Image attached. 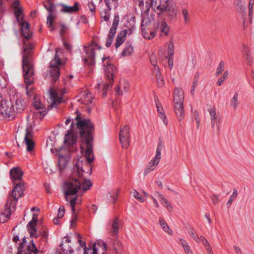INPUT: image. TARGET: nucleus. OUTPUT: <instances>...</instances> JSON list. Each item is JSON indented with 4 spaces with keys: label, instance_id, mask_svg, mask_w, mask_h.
I'll use <instances>...</instances> for the list:
<instances>
[{
    "label": "nucleus",
    "instance_id": "nucleus-1",
    "mask_svg": "<svg viewBox=\"0 0 254 254\" xmlns=\"http://www.w3.org/2000/svg\"><path fill=\"white\" fill-rule=\"evenodd\" d=\"M75 113L76 116L74 121L71 123L70 129L68 130L64 135V143L67 147L73 149L76 142L77 135L79 134L85 140V146L82 145L81 150L84 151L85 149L86 159L88 163H91L94 160L92 142L94 126L90 120L81 118L78 111H76Z\"/></svg>",
    "mask_w": 254,
    "mask_h": 254
},
{
    "label": "nucleus",
    "instance_id": "nucleus-2",
    "mask_svg": "<svg viewBox=\"0 0 254 254\" xmlns=\"http://www.w3.org/2000/svg\"><path fill=\"white\" fill-rule=\"evenodd\" d=\"M82 164V161L79 159L77 161L72 168L69 180L65 182L64 186L66 200L69 202L73 213L75 211V204L81 202V200L77 198V192H85L92 186L90 181L86 179L84 176V171L81 167Z\"/></svg>",
    "mask_w": 254,
    "mask_h": 254
},
{
    "label": "nucleus",
    "instance_id": "nucleus-3",
    "mask_svg": "<svg viewBox=\"0 0 254 254\" xmlns=\"http://www.w3.org/2000/svg\"><path fill=\"white\" fill-rule=\"evenodd\" d=\"M14 15L19 24L22 34L25 39L23 40V54L22 56V69L24 82L26 85H30L34 82V68L32 64L30 50L31 45H28L26 41L32 36V33L29 30V25L23 21L22 9L18 0H15L12 5Z\"/></svg>",
    "mask_w": 254,
    "mask_h": 254
},
{
    "label": "nucleus",
    "instance_id": "nucleus-4",
    "mask_svg": "<svg viewBox=\"0 0 254 254\" xmlns=\"http://www.w3.org/2000/svg\"><path fill=\"white\" fill-rule=\"evenodd\" d=\"M25 103L21 94H15L11 97L9 101L1 102L0 112L2 117L7 120H13L16 115L21 113L24 109Z\"/></svg>",
    "mask_w": 254,
    "mask_h": 254
},
{
    "label": "nucleus",
    "instance_id": "nucleus-5",
    "mask_svg": "<svg viewBox=\"0 0 254 254\" xmlns=\"http://www.w3.org/2000/svg\"><path fill=\"white\" fill-rule=\"evenodd\" d=\"M168 0H147L146 4L147 6H151L158 14L163 13L165 10L171 20H175L178 14V9L176 6H169Z\"/></svg>",
    "mask_w": 254,
    "mask_h": 254
},
{
    "label": "nucleus",
    "instance_id": "nucleus-6",
    "mask_svg": "<svg viewBox=\"0 0 254 254\" xmlns=\"http://www.w3.org/2000/svg\"><path fill=\"white\" fill-rule=\"evenodd\" d=\"M102 62L105 76L108 82L102 83V82H99L97 83L96 87L97 88H102L104 91L103 95L105 96L106 95V91L112 87L114 74L116 72V67L113 64L112 60L109 57L103 58Z\"/></svg>",
    "mask_w": 254,
    "mask_h": 254
},
{
    "label": "nucleus",
    "instance_id": "nucleus-7",
    "mask_svg": "<svg viewBox=\"0 0 254 254\" xmlns=\"http://www.w3.org/2000/svg\"><path fill=\"white\" fill-rule=\"evenodd\" d=\"M13 184L14 187L12 190L11 194L9 195L6 201H7V204L10 203L16 206L18 199L23 194L25 186L23 182L13 183Z\"/></svg>",
    "mask_w": 254,
    "mask_h": 254
},
{
    "label": "nucleus",
    "instance_id": "nucleus-8",
    "mask_svg": "<svg viewBox=\"0 0 254 254\" xmlns=\"http://www.w3.org/2000/svg\"><path fill=\"white\" fill-rule=\"evenodd\" d=\"M101 48L97 44L93 43L87 47L84 46L85 54H83L82 59L84 63L90 65L95 64V51Z\"/></svg>",
    "mask_w": 254,
    "mask_h": 254
},
{
    "label": "nucleus",
    "instance_id": "nucleus-9",
    "mask_svg": "<svg viewBox=\"0 0 254 254\" xmlns=\"http://www.w3.org/2000/svg\"><path fill=\"white\" fill-rule=\"evenodd\" d=\"M163 146L161 142L159 143L156 150L155 156L149 162L148 165L145 168L144 175H146L150 172L155 170L160 162L161 157V151Z\"/></svg>",
    "mask_w": 254,
    "mask_h": 254
},
{
    "label": "nucleus",
    "instance_id": "nucleus-10",
    "mask_svg": "<svg viewBox=\"0 0 254 254\" xmlns=\"http://www.w3.org/2000/svg\"><path fill=\"white\" fill-rule=\"evenodd\" d=\"M59 50L60 49L56 50L54 59L50 63V75L55 81L57 80L60 76V68L58 66L61 64V62L57 55Z\"/></svg>",
    "mask_w": 254,
    "mask_h": 254
},
{
    "label": "nucleus",
    "instance_id": "nucleus-11",
    "mask_svg": "<svg viewBox=\"0 0 254 254\" xmlns=\"http://www.w3.org/2000/svg\"><path fill=\"white\" fill-rule=\"evenodd\" d=\"M210 115V123L213 128H216L217 133H219L220 131L222 119L220 115L217 114L215 108L214 106H210L208 109Z\"/></svg>",
    "mask_w": 254,
    "mask_h": 254
},
{
    "label": "nucleus",
    "instance_id": "nucleus-12",
    "mask_svg": "<svg viewBox=\"0 0 254 254\" xmlns=\"http://www.w3.org/2000/svg\"><path fill=\"white\" fill-rule=\"evenodd\" d=\"M44 6L48 11L49 14L47 17V25L49 28L51 27V30H54V28L52 26L53 22L55 18H56V15L55 14V6L52 2L51 0H47L44 3Z\"/></svg>",
    "mask_w": 254,
    "mask_h": 254
},
{
    "label": "nucleus",
    "instance_id": "nucleus-13",
    "mask_svg": "<svg viewBox=\"0 0 254 254\" xmlns=\"http://www.w3.org/2000/svg\"><path fill=\"white\" fill-rule=\"evenodd\" d=\"M107 245L102 240H100L93 245L92 247L87 250H85L84 254H88L89 252L91 254H107Z\"/></svg>",
    "mask_w": 254,
    "mask_h": 254
},
{
    "label": "nucleus",
    "instance_id": "nucleus-14",
    "mask_svg": "<svg viewBox=\"0 0 254 254\" xmlns=\"http://www.w3.org/2000/svg\"><path fill=\"white\" fill-rule=\"evenodd\" d=\"M38 250L36 248L33 241H31L30 243L27 245L24 239L23 242L18 247L17 254H31L32 253L36 254Z\"/></svg>",
    "mask_w": 254,
    "mask_h": 254
},
{
    "label": "nucleus",
    "instance_id": "nucleus-15",
    "mask_svg": "<svg viewBox=\"0 0 254 254\" xmlns=\"http://www.w3.org/2000/svg\"><path fill=\"white\" fill-rule=\"evenodd\" d=\"M49 93L52 106L54 107L57 104L63 102V97L65 93V90L61 89L60 90H57L55 89L52 88L50 90Z\"/></svg>",
    "mask_w": 254,
    "mask_h": 254
},
{
    "label": "nucleus",
    "instance_id": "nucleus-16",
    "mask_svg": "<svg viewBox=\"0 0 254 254\" xmlns=\"http://www.w3.org/2000/svg\"><path fill=\"white\" fill-rule=\"evenodd\" d=\"M33 107L36 110L34 113L36 118H42L47 114L46 109L44 105L41 102L38 97L35 96L33 103Z\"/></svg>",
    "mask_w": 254,
    "mask_h": 254
},
{
    "label": "nucleus",
    "instance_id": "nucleus-17",
    "mask_svg": "<svg viewBox=\"0 0 254 254\" xmlns=\"http://www.w3.org/2000/svg\"><path fill=\"white\" fill-rule=\"evenodd\" d=\"M119 136L122 147L124 148H127L129 145L130 138L129 127L127 125L121 128Z\"/></svg>",
    "mask_w": 254,
    "mask_h": 254
},
{
    "label": "nucleus",
    "instance_id": "nucleus-18",
    "mask_svg": "<svg viewBox=\"0 0 254 254\" xmlns=\"http://www.w3.org/2000/svg\"><path fill=\"white\" fill-rule=\"evenodd\" d=\"M120 222L118 218L111 219L107 225L108 233L112 236L116 238L119 234Z\"/></svg>",
    "mask_w": 254,
    "mask_h": 254
},
{
    "label": "nucleus",
    "instance_id": "nucleus-19",
    "mask_svg": "<svg viewBox=\"0 0 254 254\" xmlns=\"http://www.w3.org/2000/svg\"><path fill=\"white\" fill-rule=\"evenodd\" d=\"M15 207L10 203L7 204V201L6 202L3 210L0 214V223H4L8 220L11 213L15 211Z\"/></svg>",
    "mask_w": 254,
    "mask_h": 254
},
{
    "label": "nucleus",
    "instance_id": "nucleus-20",
    "mask_svg": "<svg viewBox=\"0 0 254 254\" xmlns=\"http://www.w3.org/2000/svg\"><path fill=\"white\" fill-rule=\"evenodd\" d=\"M38 214L37 213H34L32 215V220L28 223L27 227L29 232L30 236L37 238L39 234L37 232L36 229V224L38 221Z\"/></svg>",
    "mask_w": 254,
    "mask_h": 254
},
{
    "label": "nucleus",
    "instance_id": "nucleus-21",
    "mask_svg": "<svg viewBox=\"0 0 254 254\" xmlns=\"http://www.w3.org/2000/svg\"><path fill=\"white\" fill-rule=\"evenodd\" d=\"M24 142L27 146V150L30 151L33 150L34 143L33 141V131L31 127H27L24 139Z\"/></svg>",
    "mask_w": 254,
    "mask_h": 254
},
{
    "label": "nucleus",
    "instance_id": "nucleus-22",
    "mask_svg": "<svg viewBox=\"0 0 254 254\" xmlns=\"http://www.w3.org/2000/svg\"><path fill=\"white\" fill-rule=\"evenodd\" d=\"M9 174L10 179L13 184L23 182L22 180L23 173L19 167H14L12 168L10 171Z\"/></svg>",
    "mask_w": 254,
    "mask_h": 254
},
{
    "label": "nucleus",
    "instance_id": "nucleus-23",
    "mask_svg": "<svg viewBox=\"0 0 254 254\" xmlns=\"http://www.w3.org/2000/svg\"><path fill=\"white\" fill-rule=\"evenodd\" d=\"M129 89V82L125 79L120 80L119 86L116 88V93L118 95H122L127 93Z\"/></svg>",
    "mask_w": 254,
    "mask_h": 254
},
{
    "label": "nucleus",
    "instance_id": "nucleus-24",
    "mask_svg": "<svg viewBox=\"0 0 254 254\" xmlns=\"http://www.w3.org/2000/svg\"><path fill=\"white\" fill-rule=\"evenodd\" d=\"M173 106L177 120L180 122H182L185 117V109L183 104H174Z\"/></svg>",
    "mask_w": 254,
    "mask_h": 254
},
{
    "label": "nucleus",
    "instance_id": "nucleus-25",
    "mask_svg": "<svg viewBox=\"0 0 254 254\" xmlns=\"http://www.w3.org/2000/svg\"><path fill=\"white\" fill-rule=\"evenodd\" d=\"M184 95L182 89L175 88L174 92L173 102L174 104H183Z\"/></svg>",
    "mask_w": 254,
    "mask_h": 254
},
{
    "label": "nucleus",
    "instance_id": "nucleus-26",
    "mask_svg": "<svg viewBox=\"0 0 254 254\" xmlns=\"http://www.w3.org/2000/svg\"><path fill=\"white\" fill-rule=\"evenodd\" d=\"M154 195L158 199L162 205L165 207L167 210L169 211H171L172 210V206L163 195L161 194L160 192L156 191Z\"/></svg>",
    "mask_w": 254,
    "mask_h": 254
},
{
    "label": "nucleus",
    "instance_id": "nucleus-27",
    "mask_svg": "<svg viewBox=\"0 0 254 254\" xmlns=\"http://www.w3.org/2000/svg\"><path fill=\"white\" fill-rule=\"evenodd\" d=\"M119 22V16L118 14L115 15L114 20L111 28L110 29L108 35L109 37H114L116 33L117 29L118 28Z\"/></svg>",
    "mask_w": 254,
    "mask_h": 254
},
{
    "label": "nucleus",
    "instance_id": "nucleus-28",
    "mask_svg": "<svg viewBox=\"0 0 254 254\" xmlns=\"http://www.w3.org/2000/svg\"><path fill=\"white\" fill-rule=\"evenodd\" d=\"M93 99L91 93L88 91H85L82 93L80 100L82 104L89 105L92 103Z\"/></svg>",
    "mask_w": 254,
    "mask_h": 254
},
{
    "label": "nucleus",
    "instance_id": "nucleus-29",
    "mask_svg": "<svg viewBox=\"0 0 254 254\" xmlns=\"http://www.w3.org/2000/svg\"><path fill=\"white\" fill-rule=\"evenodd\" d=\"M127 36V31H122L118 35L115 46L116 48H119L125 41Z\"/></svg>",
    "mask_w": 254,
    "mask_h": 254
},
{
    "label": "nucleus",
    "instance_id": "nucleus-30",
    "mask_svg": "<svg viewBox=\"0 0 254 254\" xmlns=\"http://www.w3.org/2000/svg\"><path fill=\"white\" fill-rule=\"evenodd\" d=\"M181 15L183 18V23L185 25H188L190 22L191 16L187 8H184L182 9Z\"/></svg>",
    "mask_w": 254,
    "mask_h": 254
},
{
    "label": "nucleus",
    "instance_id": "nucleus-31",
    "mask_svg": "<svg viewBox=\"0 0 254 254\" xmlns=\"http://www.w3.org/2000/svg\"><path fill=\"white\" fill-rule=\"evenodd\" d=\"M62 9L61 11L65 13H73L75 12L78 10V3L75 2L74 5L72 6H67L66 5H62Z\"/></svg>",
    "mask_w": 254,
    "mask_h": 254
},
{
    "label": "nucleus",
    "instance_id": "nucleus-32",
    "mask_svg": "<svg viewBox=\"0 0 254 254\" xmlns=\"http://www.w3.org/2000/svg\"><path fill=\"white\" fill-rule=\"evenodd\" d=\"M156 105L158 114V116L162 120L164 124L166 126H167L168 123L163 108L157 102H156Z\"/></svg>",
    "mask_w": 254,
    "mask_h": 254
},
{
    "label": "nucleus",
    "instance_id": "nucleus-33",
    "mask_svg": "<svg viewBox=\"0 0 254 254\" xmlns=\"http://www.w3.org/2000/svg\"><path fill=\"white\" fill-rule=\"evenodd\" d=\"M70 239L69 238H66L65 240L63 243L61 244V246L66 247V245H67L68 248L67 249L63 247V253L64 254H71L73 252V249L69 245L70 243Z\"/></svg>",
    "mask_w": 254,
    "mask_h": 254
},
{
    "label": "nucleus",
    "instance_id": "nucleus-34",
    "mask_svg": "<svg viewBox=\"0 0 254 254\" xmlns=\"http://www.w3.org/2000/svg\"><path fill=\"white\" fill-rule=\"evenodd\" d=\"M236 10L240 13H243L246 9V3L243 0H234Z\"/></svg>",
    "mask_w": 254,
    "mask_h": 254
},
{
    "label": "nucleus",
    "instance_id": "nucleus-35",
    "mask_svg": "<svg viewBox=\"0 0 254 254\" xmlns=\"http://www.w3.org/2000/svg\"><path fill=\"white\" fill-rule=\"evenodd\" d=\"M133 52V48L131 44L129 43H127L125 47L121 53V56L123 57H127L130 56Z\"/></svg>",
    "mask_w": 254,
    "mask_h": 254
},
{
    "label": "nucleus",
    "instance_id": "nucleus-36",
    "mask_svg": "<svg viewBox=\"0 0 254 254\" xmlns=\"http://www.w3.org/2000/svg\"><path fill=\"white\" fill-rule=\"evenodd\" d=\"M56 155L59 156V161H58V165L60 171L61 172L66 166L67 164V159L66 157L64 155L60 154H56Z\"/></svg>",
    "mask_w": 254,
    "mask_h": 254
},
{
    "label": "nucleus",
    "instance_id": "nucleus-37",
    "mask_svg": "<svg viewBox=\"0 0 254 254\" xmlns=\"http://www.w3.org/2000/svg\"><path fill=\"white\" fill-rule=\"evenodd\" d=\"M159 224L161 226L163 230L170 235L173 234L172 230L169 228L165 221L161 217L159 218Z\"/></svg>",
    "mask_w": 254,
    "mask_h": 254
},
{
    "label": "nucleus",
    "instance_id": "nucleus-38",
    "mask_svg": "<svg viewBox=\"0 0 254 254\" xmlns=\"http://www.w3.org/2000/svg\"><path fill=\"white\" fill-rule=\"evenodd\" d=\"M150 61L152 66H153V72L155 74H159V67L157 65V61L155 55H151L150 56Z\"/></svg>",
    "mask_w": 254,
    "mask_h": 254
},
{
    "label": "nucleus",
    "instance_id": "nucleus-39",
    "mask_svg": "<svg viewBox=\"0 0 254 254\" xmlns=\"http://www.w3.org/2000/svg\"><path fill=\"white\" fill-rule=\"evenodd\" d=\"M170 32V28L166 22H162L160 26L161 36H167Z\"/></svg>",
    "mask_w": 254,
    "mask_h": 254
},
{
    "label": "nucleus",
    "instance_id": "nucleus-40",
    "mask_svg": "<svg viewBox=\"0 0 254 254\" xmlns=\"http://www.w3.org/2000/svg\"><path fill=\"white\" fill-rule=\"evenodd\" d=\"M142 34L143 37L145 39L150 40L154 37L156 35V33L155 31H150V30H145L144 29H142Z\"/></svg>",
    "mask_w": 254,
    "mask_h": 254
},
{
    "label": "nucleus",
    "instance_id": "nucleus-41",
    "mask_svg": "<svg viewBox=\"0 0 254 254\" xmlns=\"http://www.w3.org/2000/svg\"><path fill=\"white\" fill-rule=\"evenodd\" d=\"M168 49V56L171 57L174 55V45L172 39H171L168 43H167Z\"/></svg>",
    "mask_w": 254,
    "mask_h": 254
},
{
    "label": "nucleus",
    "instance_id": "nucleus-42",
    "mask_svg": "<svg viewBox=\"0 0 254 254\" xmlns=\"http://www.w3.org/2000/svg\"><path fill=\"white\" fill-rule=\"evenodd\" d=\"M133 196L140 202H143L145 201V198L142 195L140 194L137 190H133L131 191Z\"/></svg>",
    "mask_w": 254,
    "mask_h": 254
},
{
    "label": "nucleus",
    "instance_id": "nucleus-43",
    "mask_svg": "<svg viewBox=\"0 0 254 254\" xmlns=\"http://www.w3.org/2000/svg\"><path fill=\"white\" fill-rule=\"evenodd\" d=\"M113 248L116 254H121L122 246L120 241L115 239L113 244Z\"/></svg>",
    "mask_w": 254,
    "mask_h": 254
},
{
    "label": "nucleus",
    "instance_id": "nucleus-44",
    "mask_svg": "<svg viewBox=\"0 0 254 254\" xmlns=\"http://www.w3.org/2000/svg\"><path fill=\"white\" fill-rule=\"evenodd\" d=\"M104 1L109 10L117 6L118 0H104Z\"/></svg>",
    "mask_w": 254,
    "mask_h": 254
},
{
    "label": "nucleus",
    "instance_id": "nucleus-45",
    "mask_svg": "<svg viewBox=\"0 0 254 254\" xmlns=\"http://www.w3.org/2000/svg\"><path fill=\"white\" fill-rule=\"evenodd\" d=\"M229 76V72L226 70L223 74L218 79L217 81V84L218 86L221 85L226 81Z\"/></svg>",
    "mask_w": 254,
    "mask_h": 254
},
{
    "label": "nucleus",
    "instance_id": "nucleus-46",
    "mask_svg": "<svg viewBox=\"0 0 254 254\" xmlns=\"http://www.w3.org/2000/svg\"><path fill=\"white\" fill-rule=\"evenodd\" d=\"M231 105L234 109L236 110L238 105V94L236 92L231 100Z\"/></svg>",
    "mask_w": 254,
    "mask_h": 254
},
{
    "label": "nucleus",
    "instance_id": "nucleus-47",
    "mask_svg": "<svg viewBox=\"0 0 254 254\" xmlns=\"http://www.w3.org/2000/svg\"><path fill=\"white\" fill-rule=\"evenodd\" d=\"M225 69V63L223 61H221L216 69V76H219Z\"/></svg>",
    "mask_w": 254,
    "mask_h": 254
},
{
    "label": "nucleus",
    "instance_id": "nucleus-48",
    "mask_svg": "<svg viewBox=\"0 0 254 254\" xmlns=\"http://www.w3.org/2000/svg\"><path fill=\"white\" fill-rule=\"evenodd\" d=\"M179 244H180L182 247L183 248L184 251H186L188 249H189L190 247L188 243L184 239L180 238L179 239Z\"/></svg>",
    "mask_w": 254,
    "mask_h": 254
},
{
    "label": "nucleus",
    "instance_id": "nucleus-49",
    "mask_svg": "<svg viewBox=\"0 0 254 254\" xmlns=\"http://www.w3.org/2000/svg\"><path fill=\"white\" fill-rule=\"evenodd\" d=\"M202 244L205 247L208 254H213L212 248L206 239L204 240Z\"/></svg>",
    "mask_w": 254,
    "mask_h": 254
},
{
    "label": "nucleus",
    "instance_id": "nucleus-50",
    "mask_svg": "<svg viewBox=\"0 0 254 254\" xmlns=\"http://www.w3.org/2000/svg\"><path fill=\"white\" fill-rule=\"evenodd\" d=\"M155 75L157 78V82L158 85L160 87L163 86L165 84V81L161 75L160 70H159V74H155Z\"/></svg>",
    "mask_w": 254,
    "mask_h": 254
},
{
    "label": "nucleus",
    "instance_id": "nucleus-51",
    "mask_svg": "<svg viewBox=\"0 0 254 254\" xmlns=\"http://www.w3.org/2000/svg\"><path fill=\"white\" fill-rule=\"evenodd\" d=\"M110 10L109 9H106L101 13V17L105 21H108L110 19Z\"/></svg>",
    "mask_w": 254,
    "mask_h": 254
},
{
    "label": "nucleus",
    "instance_id": "nucleus-52",
    "mask_svg": "<svg viewBox=\"0 0 254 254\" xmlns=\"http://www.w3.org/2000/svg\"><path fill=\"white\" fill-rule=\"evenodd\" d=\"M88 6L90 9V11L92 12V14L93 15L95 12H96V5L94 3L93 0H91L89 1L88 3Z\"/></svg>",
    "mask_w": 254,
    "mask_h": 254
},
{
    "label": "nucleus",
    "instance_id": "nucleus-53",
    "mask_svg": "<svg viewBox=\"0 0 254 254\" xmlns=\"http://www.w3.org/2000/svg\"><path fill=\"white\" fill-rule=\"evenodd\" d=\"M237 195H238L237 190H234L232 194L231 195V197H230L229 200L227 202V205H228L229 204H231L232 203V202L237 197Z\"/></svg>",
    "mask_w": 254,
    "mask_h": 254
},
{
    "label": "nucleus",
    "instance_id": "nucleus-54",
    "mask_svg": "<svg viewBox=\"0 0 254 254\" xmlns=\"http://www.w3.org/2000/svg\"><path fill=\"white\" fill-rule=\"evenodd\" d=\"M197 81H198V77H197L196 76H195L194 78L192 84L191 89V93L192 95L194 94L195 88L197 84Z\"/></svg>",
    "mask_w": 254,
    "mask_h": 254
},
{
    "label": "nucleus",
    "instance_id": "nucleus-55",
    "mask_svg": "<svg viewBox=\"0 0 254 254\" xmlns=\"http://www.w3.org/2000/svg\"><path fill=\"white\" fill-rule=\"evenodd\" d=\"M110 194V196L112 198L113 203H115L117 199L118 193L115 191H112L109 192Z\"/></svg>",
    "mask_w": 254,
    "mask_h": 254
},
{
    "label": "nucleus",
    "instance_id": "nucleus-56",
    "mask_svg": "<svg viewBox=\"0 0 254 254\" xmlns=\"http://www.w3.org/2000/svg\"><path fill=\"white\" fill-rule=\"evenodd\" d=\"M64 214V207L62 206H60L59 209V212L58 213V217L59 218H62Z\"/></svg>",
    "mask_w": 254,
    "mask_h": 254
},
{
    "label": "nucleus",
    "instance_id": "nucleus-57",
    "mask_svg": "<svg viewBox=\"0 0 254 254\" xmlns=\"http://www.w3.org/2000/svg\"><path fill=\"white\" fill-rule=\"evenodd\" d=\"M61 29L60 30V33L62 35H64L66 31L68 30V28L64 24L61 23L60 24Z\"/></svg>",
    "mask_w": 254,
    "mask_h": 254
},
{
    "label": "nucleus",
    "instance_id": "nucleus-58",
    "mask_svg": "<svg viewBox=\"0 0 254 254\" xmlns=\"http://www.w3.org/2000/svg\"><path fill=\"white\" fill-rule=\"evenodd\" d=\"M114 38V37H109V36H108L106 43V46L107 47H109L111 45Z\"/></svg>",
    "mask_w": 254,
    "mask_h": 254
},
{
    "label": "nucleus",
    "instance_id": "nucleus-59",
    "mask_svg": "<svg viewBox=\"0 0 254 254\" xmlns=\"http://www.w3.org/2000/svg\"><path fill=\"white\" fill-rule=\"evenodd\" d=\"M189 235L190 237H191L194 240H195V238L197 237L198 235L196 233L194 232L193 230H190L189 232Z\"/></svg>",
    "mask_w": 254,
    "mask_h": 254
},
{
    "label": "nucleus",
    "instance_id": "nucleus-60",
    "mask_svg": "<svg viewBox=\"0 0 254 254\" xmlns=\"http://www.w3.org/2000/svg\"><path fill=\"white\" fill-rule=\"evenodd\" d=\"M205 239H206L205 238L204 236H200V237H199L198 236L197 237L195 238V241L197 243H202V242Z\"/></svg>",
    "mask_w": 254,
    "mask_h": 254
},
{
    "label": "nucleus",
    "instance_id": "nucleus-61",
    "mask_svg": "<svg viewBox=\"0 0 254 254\" xmlns=\"http://www.w3.org/2000/svg\"><path fill=\"white\" fill-rule=\"evenodd\" d=\"M233 249L237 254H242V252L239 247L236 245H234L233 246Z\"/></svg>",
    "mask_w": 254,
    "mask_h": 254
},
{
    "label": "nucleus",
    "instance_id": "nucleus-62",
    "mask_svg": "<svg viewBox=\"0 0 254 254\" xmlns=\"http://www.w3.org/2000/svg\"><path fill=\"white\" fill-rule=\"evenodd\" d=\"M213 203L214 204H216L219 202V197L217 195H213L211 197Z\"/></svg>",
    "mask_w": 254,
    "mask_h": 254
},
{
    "label": "nucleus",
    "instance_id": "nucleus-63",
    "mask_svg": "<svg viewBox=\"0 0 254 254\" xmlns=\"http://www.w3.org/2000/svg\"><path fill=\"white\" fill-rule=\"evenodd\" d=\"M150 197L152 199L154 204H155V206L156 208H158L159 207V204L156 199V198H154L153 196L150 195Z\"/></svg>",
    "mask_w": 254,
    "mask_h": 254
},
{
    "label": "nucleus",
    "instance_id": "nucleus-64",
    "mask_svg": "<svg viewBox=\"0 0 254 254\" xmlns=\"http://www.w3.org/2000/svg\"><path fill=\"white\" fill-rule=\"evenodd\" d=\"M78 241L79 243V245H80L81 247H82V248H85L86 247V244H85V242H84V241H81L80 238V236H78Z\"/></svg>",
    "mask_w": 254,
    "mask_h": 254
}]
</instances>
